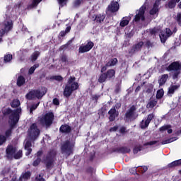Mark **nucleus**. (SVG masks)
I'll return each mask as SVG.
<instances>
[{
    "mask_svg": "<svg viewBox=\"0 0 181 181\" xmlns=\"http://www.w3.org/2000/svg\"><path fill=\"white\" fill-rule=\"evenodd\" d=\"M56 156H57V151L54 148L48 151L46 155L43 156L42 163L45 165L47 170H52L54 168Z\"/></svg>",
    "mask_w": 181,
    "mask_h": 181,
    "instance_id": "nucleus-1",
    "label": "nucleus"
},
{
    "mask_svg": "<svg viewBox=\"0 0 181 181\" xmlns=\"http://www.w3.org/2000/svg\"><path fill=\"white\" fill-rule=\"evenodd\" d=\"M74 81H76V77L70 76L67 85L65 86L64 89V96L66 98H69L74 91L78 90V83Z\"/></svg>",
    "mask_w": 181,
    "mask_h": 181,
    "instance_id": "nucleus-2",
    "label": "nucleus"
},
{
    "mask_svg": "<svg viewBox=\"0 0 181 181\" xmlns=\"http://www.w3.org/2000/svg\"><path fill=\"white\" fill-rule=\"evenodd\" d=\"M53 121H54V113L53 112H47L40 119V123L46 129H49L53 125Z\"/></svg>",
    "mask_w": 181,
    "mask_h": 181,
    "instance_id": "nucleus-3",
    "label": "nucleus"
},
{
    "mask_svg": "<svg viewBox=\"0 0 181 181\" xmlns=\"http://www.w3.org/2000/svg\"><path fill=\"white\" fill-rule=\"evenodd\" d=\"M28 135L31 141H36L40 136V129L37 123H33L28 130Z\"/></svg>",
    "mask_w": 181,
    "mask_h": 181,
    "instance_id": "nucleus-4",
    "label": "nucleus"
},
{
    "mask_svg": "<svg viewBox=\"0 0 181 181\" xmlns=\"http://www.w3.org/2000/svg\"><path fill=\"white\" fill-rule=\"evenodd\" d=\"M115 69H108L106 72L100 74L98 78V83L103 84L107 80H114L115 78Z\"/></svg>",
    "mask_w": 181,
    "mask_h": 181,
    "instance_id": "nucleus-5",
    "label": "nucleus"
},
{
    "mask_svg": "<svg viewBox=\"0 0 181 181\" xmlns=\"http://www.w3.org/2000/svg\"><path fill=\"white\" fill-rule=\"evenodd\" d=\"M46 93H47L46 88H44L42 92H40V90L39 89L32 90L26 94L25 98H27V100H34V98L40 100L43 95H46Z\"/></svg>",
    "mask_w": 181,
    "mask_h": 181,
    "instance_id": "nucleus-6",
    "label": "nucleus"
},
{
    "mask_svg": "<svg viewBox=\"0 0 181 181\" xmlns=\"http://www.w3.org/2000/svg\"><path fill=\"white\" fill-rule=\"evenodd\" d=\"M74 148V146L71 144L70 141L66 140L65 141L61 146V152L63 154L67 155V156H70L71 153H73V149Z\"/></svg>",
    "mask_w": 181,
    "mask_h": 181,
    "instance_id": "nucleus-7",
    "label": "nucleus"
},
{
    "mask_svg": "<svg viewBox=\"0 0 181 181\" xmlns=\"http://www.w3.org/2000/svg\"><path fill=\"white\" fill-rule=\"evenodd\" d=\"M168 71H174L173 74V80H176V78H179V74H180V70L179 69V62H174L171 63L168 67H167Z\"/></svg>",
    "mask_w": 181,
    "mask_h": 181,
    "instance_id": "nucleus-8",
    "label": "nucleus"
},
{
    "mask_svg": "<svg viewBox=\"0 0 181 181\" xmlns=\"http://www.w3.org/2000/svg\"><path fill=\"white\" fill-rule=\"evenodd\" d=\"M146 11V6L144 5L141 6L139 10L136 11V15L134 16V21L136 23L139 22H145V12Z\"/></svg>",
    "mask_w": 181,
    "mask_h": 181,
    "instance_id": "nucleus-9",
    "label": "nucleus"
},
{
    "mask_svg": "<svg viewBox=\"0 0 181 181\" xmlns=\"http://www.w3.org/2000/svg\"><path fill=\"white\" fill-rule=\"evenodd\" d=\"M119 11V4L118 1H111L106 8L105 13L107 15L110 13H115Z\"/></svg>",
    "mask_w": 181,
    "mask_h": 181,
    "instance_id": "nucleus-10",
    "label": "nucleus"
},
{
    "mask_svg": "<svg viewBox=\"0 0 181 181\" xmlns=\"http://www.w3.org/2000/svg\"><path fill=\"white\" fill-rule=\"evenodd\" d=\"M21 112H22V108L21 107H18L16 110H13L12 114L10 116H8L10 122H14V124H18L21 118V116H19V114H21Z\"/></svg>",
    "mask_w": 181,
    "mask_h": 181,
    "instance_id": "nucleus-11",
    "label": "nucleus"
},
{
    "mask_svg": "<svg viewBox=\"0 0 181 181\" xmlns=\"http://www.w3.org/2000/svg\"><path fill=\"white\" fill-rule=\"evenodd\" d=\"M144 45L145 43L143 41H140L135 45H133L132 49L129 50V54H135L137 52H141L142 50V47H144Z\"/></svg>",
    "mask_w": 181,
    "mask_h": 181,
    "instance_id": "nucleus-12",
    "label": "nucleus"
},
{
    "mask_svg": "<svg viewBox=\"0 0 181 181\" xmlns=\"http://www.w3.org/2000/svg\"><path fill=\"white\" fill-rule=\"evenodd\" d=\"M135 111H136V107H135V105H132L126 112L124 115V121H126V122H129L131 118H132V117L135 115Z\"/></svg>",
    "mask_w": 181,
    "mask_h": 181,
    "instance_id": "nucleus-13",
    "label": "nucleus"
},
{
    "mask_svg": "<svg viewBox=\"0 0 181 181\" xmlns=\"http://www.w3.org/2000/svg\"><path fill=\"white\" fill-rule=\"evenodd\" d=\"M93 47H94V42L89 40L86 45L79 47L78 53H87V52H90Z\"/></svg>",
    "mask_w": 181,
    "mask_h": 181,
    "instance_id": "nucleus-14",
    "label": "nucleus"
},
{
    "mask_svg": "<svg viewBox=\"0 0 181 181\" xmlns=\"http://www.w3.org/2000/svg\"><path fill=\"white\" fill-rule=\"evenodd\" d=\"M15 153H16V148L12 145H8L6 149L7 159H13Z\"/></svg>",
    "mask_w": 181,
    "mask_h": 181,
    "instance_id": "nucleus-15",
    "label": "nucleus"
},
{
    "mask_svg": "<svg viewBox=\"0 0 181 181\" xmlns=\"http://www.w3.org/2000/svg\"><path fill=\"white\" fill-rule=\"evenodd\" d=\"M155 119V114L154 113L149 114L147 117V119H146L145 122L144 120L141 121V129H145V128H148V127H149V124H151V121H152V119Z\"/></svg>",
    "mask_w": 181,
    "mask_h": 181,
    "instance_id": "nucleus-16",
    "label": "nucleus"
},
{
    "mask_svg": "<svg viewBox=\"0 0 181 181\" xmlns=\"http://www.w3.org/2000/svg\"><path fill=\"white\" fill-rule=\"evenodd\" d=\"M109 115V121L112 122L115 121V118H117L119 115V112L115 109V107H112V108L108 111Z\"/></svg>",
    "mask_w": 181,
    "mask_h": 181,
    "instance_id": "nucleus-17",
    "label": "nucleus"
},
{
    "mask_svg": "<svg viewBox=\"0 0 181 181\" xmlns=\"http://www.w3.org/2000/svg\"><path fill=\"white\" fill-rule=\"evenodd\" d=\"M12 28H13V23L12 21H7L4 24V28L0 31L1 35L4 36L5 33H8L10 30H12Z\"/></svg>",
    "mask_w": 181,
    "mask_h": 181,
    "instance_id": "nucleus-18",
    "label": "nucleus"
},
{
    "mask_svg": "<svg viewBox=\"0 0 181 181\" xmlns=\"http://www.w3.org/2000/svg\"><path fill=\"white\" fill-rule=\"evenodd\" d=\"M112 152L117 153H122L123 155L125 153H129L131 152V148L127 146H121L115 148L112 150Z\"/></svg>",
    "mask_w": 181,
    "mask_h": 181,
    "instance_id": "nucleus-19",
    "label": "nucleus"
},
{
    "mask_svg": "<svg viewBox=\"0 0 181 181\" xmlns=\"http://www.w3.org/2000/svg\"><path fill=\"white\" fill-rule=\"evenodd\" d=\"M17 124H18L10 121V127L4 133V134H5L4 136L6 137V139H8V138H9V136H12V131H13V129H15V128H16Z\"/></svg>",
    "mask_w": 181,
    "mask_h": 181,
    "instance_id": "nucleus-20",
    "label": "nucleus"
},
{
    "mask_svg": "<svg viewBox=\"0 0 181 181\" xmlns=\"http://www.w3.org/2000/svg\"><path fill=\"white\" fill-rule=\"evenodd\" d=\"M159 5H160V2L159 1H156L153 5V8L150 10V15H156L158 12H159Z\"/></svg>",
    "mask_w": 181,
    "mask_h": 181,
    "instance_id": "nucleus-21",
    "label": "nucleus"
},
{
    "mask_svg": "<svg viewBox=\"0 0 181 181\" xmlns=\"http://www.w3.org/2000/svg\"><path fill=\"white\" fill-rule=\"evenodd\" d=\"M59 132L62 134H70L71 132V127L67 124H62L59 127Z\"/></svg>",
    "mask_w": 181,
    "mask_h": 181,
    "instance_id": "nucleus-22",
    "label": "nucleus"
},
{
    "mask_svg": "<svg viewBox=\"0 0 181 181\" xmlns=\"http://www.w3.org/2000/svg\"><path fill=\"white\" fill-rule=\"evenodd\" d=\"M32 176V173L29 170L23 173L20 176V180H29Z\"/></svg>",
    "mask_w": 181,
    "mask_h": 181,
    "instance_id": "nucleus-23",
    "label": "nucleus"
},
{
    "mask_svg": "<svg viewBox=\"0 0 181 181\" xmlns=\"http://www.w3.org/2000/svg\"><path fill=\"white\" fill-rule=\"evenodd\" d=\"M158 105V99H150L148 103L146 105V108H153Z\"/></svg>",
    "mask_w": 181,
    "mask_h": 181,
    "instance_id": "nucleus-24",
    "label": "nucleus"
},
{
    "mask_svg": "<svg viewBox=\"0 0 181 181\" xmlns=\"http://www.w3.org/2000/svg\"><path fill=\"white\" fill-rule=\"evenodd\" d=\"M168 78L169 75L168 74L162 75L160 79L158 80L159 86H164L166 81H168Z\"/></svg>",
    "mask_w": 181,
    "mask_h": 181,
    "instance_id": "nucleus-25",
    "label": "nucleus"
},
{
    "mask_svg": "<svg viewBox=\"0 0 181 181\" xmlns=\"http://www.w3.org/2000/svg\"><path fill=\"white\" fill-rule=\"evenodd\" d=\"M118 64V59L117 58H111L107 63L106 66L109 67H114V66H117Z\"/></svg>",
    "mask_w": 181,
    "mask_h": 181,
    "instance_id": "nucleus-26",
    "label": "nucleus"
},
{
    "mask_svg": "<svg viewBox=\"0 0 181 181\" xmlns=\"http://www.w3.org/2000/svg\"><path fill=\"white\" fill-rule=\"evenodd\" d=\"M26 81V79L25 78V76L20 75L17 78L16 84L18 87H22L23 84H25Z\"/></svg>",
    "mask_w": 181,
    "mask_h": 181,
    "instance_id": "nucleus-27",
    "label": "nucleus"
},
{
    "mask_svg": "<svg viewBox=\"0 0 181 181\" xmlns=\"http://www.w3.org/2000/svg\"><path fill=\"white\" fill-rule=\"evenodd\" d=\"M179 2H180V0H169L166 6L169 9H173V8H176V4Z\"/></svg>",
    "mask_w": 181,
    "mask_h": 181,
    "instance_id": "nucleus-28",
    "label": "nucleus"
},
{
    "mask_svg": "<svg viewBox=\"0 0 181 181\" xmlns=\"http://www.w3.org/2000/svg\"><path fill=\"white\" fill-rule=\"evenodd\" d=\"M177 166H181V159L173 161L172 163H170L168 165V168H176Z\"/></svg>",
    "mask_w": 181,
    "mask_h": 181,
    "instance_id": "nucleus-29",
    "label": "nucleus"
},
{
    "mask_svg": "<svg viewBox=\"0 0 181 181\" xmlns=\"http://www.w3.org/2000/svg\"><path fill=\"white\" fill-rule=\"evenodd\" d=\"M105 19V14H98L95 17V21L96 23H101V22H104Z\"/></svg>",
    "mask_w": 181,
    "mask_h": 181,
    "instance_id": "nucleus-30",
    "label": "nucleus"
},
{
    "mask_svg": "<svg viewBox=\"0 0 181 181\" xmlns=\"http://www.w3.org/2000/svg\"><path fill=\"white\" fill-rule=\"evenodd\" d=\"M179 87H180V86H179V85H171L168 88V94H175V91L178 90Z\"/></svg>",
    "mask_w": 181,
    "mask_h": 181,
    "instance_id": "nucleus-31",
    "label": "nucleus"
},
{
    "mask_svg": "<svg viewBox=\"0 0 181 181\" xmlns=\"http://www.w3.org/2000/svg\"><path fill=\"white\" fill-rule=\"evenodd\" d=\"M129 23V17H124L120 21L119 25L121 28H125Z\"/></svg>",
    "mask_w": 181,
    "mask_h": 181,
    "instance_id": "nucleus-32",
    "label": "nucleus"
},
{
    "mask_svg": "<svg viewBox=\"0 0 181 181\" xmlns=\"http://www.w3.org/2000/svg\"><path fill=\"white\" fill-rule=\"evenodd\" d=\"M40 2H42V0H33L32 3L28 6V9L35 8V6H37Z\"/></svg>",
    "mask_w": 181,
    "mask_h": 181,
    "instance_id": "nucleus-33",
    "label": "nucleus"
},
{
    "mask_svg": "<svg viewBox=\"0 0 181 181\" xmlns=\"http://www.w3.org/2000/svg\"><path fill=\"white\" fill-rule=\"evenodd\" d=\"M71 30V27L68 26V27H66L65 30H62L59 33V36H60V37H64V36H66V35H67V33H69V32Z\"/></svg>",
    "mask_w": 181,
    "mask_h": 181,
    "instance_id": "nucleus-34",
    "label": "nucleus"
},
{
    "mask_svg": "<svg viewBox=\"0 0 181 181\" xmlns=\"http://www.w3.org/2000/svg\"><path fill=\"white\" fill-rule=\"evenodd\" d=\"M13 112V110H12V109H11V107H8L4 109L2 111V114L4 115V117H8V115H12V113Z\"/></svg>",
    "mask_w": 181,
    "mask_h": 181,
    "instance_id": "nucleus-35",
    "label": "nucleus"
},
{
    "mask_svg": "<svg viewBox=\"0 0 181 181\" xmlns=\"http://www.w3.org/2000/svg\"><path fill=\"white\" fill-rule=\"evenodd\" d=\"M12 59H13L12 54H8L4 55V63H11V62H12Z\"/></svg>",
    "mask_w": 181,
    "mask_h": 181,
    "instance_id": "nucleus-36",
    "label": "nucleus"
},
{
    "mask_svg": "<svg viewBox=\"0 0 181 181\" xmlns=\"http://www.w3.org/2000/svg\"><path fill=\"white\" fill-rule=\"evenodd\" d=\"M168 37H169L167 35V34H165V32L161 33L160 35V39L161 43H166V40H168Z\"/></svg>",
    "mask_w": 181,
    "mask_h": 181,
    "instance_id": "nucleus-37",
    "label": "nucleus"
},
{
    "mask_svg": "<svg viewBox=\"0 0 181 181\" xmlns=\"http://www.w3.org/2000/svg\"><path fill=\"white\" fill-rule=\"evenodd\" d=\"M143 148L144 147L141 144H139V146H135L133 148L134 154L136 155V153H138V152H141V151H142Z\"/></svg>",
    "mask_w": 181,
    "mask_h": 181,
    "instance_id": "nucleus-38",
    "label": "nucleus"
},
{
    "mask_svg": "<svg viewBox=\"0 0 181 181\" xmlns=\"http://www.w3.org/2000/svg\"><path fill=\"white\" fill-rule=\"evenodd\" d=\"M39 56H40V52H39L38 51H35V52H33L31 55L32 62H36Z\"/></svg>",
    "mask_w": 181,
    "mask_h": 181,
    "instance_id": "nucleus-39",
    "label": "nucleus"
},
{
    "mask_svg": "<svg viewBox=\"0 0 181 181\" xmlns=\"http://www.w3.org/2000/svg\"><path fill=\"white\" fill-rule=\"evenodd\" d=\"M165 94L163 89H160L157 91L156 93V100H160V98H162L163 97V95Z\"/></svg>",
    "mask_w": 181,
    "mask_h": 181,
    "instance_id": "nucleus-40",
    "label": "nucleus"
},
{
    "mask_svg": "<svg viewBox=\"0 0 181 181\" xmlns=\"http://www.w3.org/2000/svg\"><path fill=\"white\" fill-rule=\"evenodd\" d=\"M12 108H18L21 105V101L19 100H13L11 104Z\"/></svg>",
    "mask_w": 181,
    "mask_h": 181,
    "instance_id": "nucleus-41",
    "label": "nucleus"
},
{
    "mask_svg": "<svg viewBox=\"0 0 181 181\" xmlns=\"http://www.w3.org/2000/svg\"><path fill=\"white\" fill-rule=\"evenodd\" d=\"M37 67H39V64H35L33 66H31L28 70V74H33V73H35V70H36Z\"/></svg>",
    "mask_w": 181,
    "mask_h": 181,
    "instance_id": "nucleus-42",
    "label": "nucleus"
},
{
    "mask_svg": "<svg viewBox=\"0 0 181 181\" xmlns=\"http://www.w3.org/2000/svg\"><path fill=\"white\" fill-rule=\"evenodd\" d=\"M49 80H55L56 81H63V76L60 75L52 76H50Z\"/></svg>",
    "mask_w": 181,
    "mask_h": 181,
    "instance_id": "nucleus-43",
    "label": "nucleus"
},
{
    "mask_svg": "<svg viewBox=\"0 0 181 181\" xmlns=\"http://www.w3.org/2000/svg\"><path fill=\"white\" fill-rule=\"evenodd\" d=\"M23 156L22 150H19L17 153H14V156H13V158L14 159H21Z\"/></svg>",
    "mask_w": 181,
    "mask_h": 181,
    "instance_id": "nucleus-44",
    "label": "nucleus"
},
{
    "mask_svg": "<svg viewBox=\"0 0 181 181\" xmlns=\"http://www.w3.org/2000/svg\"><path fill=\"white\" fill-rule=\"evenodd\" d=\"M174 141H176V139H175V138H170L168 139H166V140H163L161 141V145H166L168 144H170L172 142H173Z\"/></svg>",
    "mask_w": 181,
    "mask_h": 181,
    "instance_id": "nucleus-45",
    "label": "nucleus"
},
{
    "mask_svg": "<svg viewBox=\"0 0 181 181\" xmlns=\"http://www.w3.org/2000/svg\"><path fill=\"white\" fill-rule=\"evenodd\" d=\"M42 162V158H37L33 163V166L35 167L39 166L40 165V163Z\"/></svg>",
    "mask_w": 181,
    "mask_h": 181,
    "instance_id": "nucleus-46",
    "label": "nucleus"
},
{
    "mask_svg": "<svg viewBox=\"0 0 181 181\" xmlns=\"http://www.w3.org/2000/svg\"><path fill=\"white\" fill-rule=\"evenodd\" d=\"M5 142H6V137L5 135L0 134V146H2Z\"/></svg>",
    "mask_w": 181,
    "mask_h": 181,
    "instance_id": "nucleus-47",
    "label": "nucleus"
},
{
    "mask_svg": "<svg viewBox=\"0 0 181 181\" xmlns=\"http://www.w3.org/2000/svg\"><path fill=\"white\" fill-rule=\"evenodd\" d=\"M175 21L177 24L181 26V13H177V16H175Z\"/></svg>",
    "mask_w": 181,
    "mask_h": 181,
    "instance_id": "nucleus-48",
    "label": "nucleus"
},
{
    "mask_svg": "<svg viewBox=\"0 0 181 181\" xmlns=\"http://www.w3.org/2000/svg\"><path fill=\"white\" fill-rule=\"evenodd\" d=\"M39 104H40V102H37L36 104L32 105L30 108V112H33V111H35V110H36V108H37V107H39Z\"/></svg>",
    "mask_w": 181,
    "mask_h": 181,
    "instance_id": "nucleus-49",
    "label": "nucleus"
},
{
    "mask_svg": "<svg viewBox=\"0 0 181 181\" xmlns=\"http://www.w3.org/2000/svg\"><path fill=\"white\" fill-rule=\"evenodd\" d=\"M158 141H148L146 142L145 144H144V146H152V145H156V144H158Z\"/></svg>",
    "mask_w": 181,
    "mask_h": 181,
    "instance_id": "nucleus-50",
    "label": "nucleus"
},
{
    "mask_svg": "<svg viewBox=\"0 0 181 181\" xmlns=\"http://www.w3.org/2000/svg\"><path fill=\"white\" fill-rule=\"evenodd\" d=\"M145 47H147V49H149V47H153V42H151V40H148L144 44Z\"/></svg>",
    "mask_w": 181,
    "mask_h": 181,
    "instance_id": "nucleus-51",
    "label": "nucleus"
},
{
    "mask_svg": "<svg viewBox=\"0 0 181 181\" xmlns=\"http://www.w3.org/2000/svg\"><path fill=\"white\" fill-rule=\"evenodd\" d=\"M100 97H101L100 95H92V101H94V104H97V103H98V98H100Z\"/></svg>",
    "mask_w": 181,
    "mask_h": 181,
    "instance_id": "nucleus-52",
    "label": "nucleus"
},
{
    "mask_svg": "<svg viewBox=\"0 0 181 181\" xmlns=\"http://www.w3.org/2000/svg\"><path fill=\"white\" fill-rule=\"evenodd\" d=\"M152 91H153V85L152 83H150L148 85V88L146 90V93H147V94H151Z\"/></svg>",
    "mask_w": 181,
    "mask_h": 181,
    "instance_id": "nucleus-53",
    "label": "nucleus"
},
{
    "mask_svg": "<svg viewBox=\"0 0 181 181\" xmlns=\"http://www.w3.org/2000/svg\"><path fill=\"white\" fill-rule=\"evenodd\" d=\"M32 148V141H27L26 142H25V146H24V148L25 149H28V148Z\"/></svg>",
    "mask_w": 181,
    "mask_h": 181,
    "instance_id": "nucleus-54",
    "label": "nucleus"
},
{
    "mask_svg": "<svg viewBox=\"0 0 181 181\" xmlns=\"http://www.w3.org/2000/svg\"><path fill=\"white\" fill-rule=\"evenodd\" d=\"M164 33L167 36H168V37H170V35H173V33L172 32V30L170 28H166L165 32H164Z\"/></svg>",
    "mask_w": 181,
    "mask_h": 181,
    "instance_id": "nucleus-55",
    "label": "nucleus"
},
{
    "mask_svg": "<svg viewBox=\"0 0 181 181\" xmlns=\"http://www.w3.org/2000/svg\"><path fill=\"white\" fill-rule=\"evenodd\" d=\"M93 172H94V168L93 167L90 166L86 168V173H90V175H93Z\"/></svg>",
    "mask_w": 181,
    "mask_h": 181,
    "instance_id": "nucleus-56",
    "label": "nucleus"
},
{
    "mask_svg": "<svg viewBox=\"0 0 181 181\" xmlns=\"http://www.w3.org/2000/svg\"><path fill=\"white\" fill-rule=\"evenodd\" d=\"M61 62H62V63H66L67 62V55L64 54L61 57Z\"/></svg>",
    "mask_w": 181,
    "mask_h": 181,
    "instance_id": "nucleus-57",
    "label": "nucleus"
},
{
    "mask_svg": "<svg viewBox=\"0 0 181 181\" xmlns=\"http://www.w3.org/2000/svg\"><path fill=\"white\" fill-rule=\"evenodd\" d=\"M81 2H83V0H76L74 5V6H80V5H81Z\"/></svg>",
    "mask_w": 181,
    "mask_h": 181,
    "instance_id": "nucleus-58",
    "label": "nucleus"
},
{
    "mask_svg": "<svg viewBox=\"0 0 181 181\" xmlns=\"http://www.w3.org/2000/svg\"><path fill=\"white\" fill-rule=\"evenodd\" d=\"M52 103H53L54 105H60V102L59 101L57 98H54L52 100Z\"/></svg>",
    "mask_w": 181,
    "mask_h": 181,
    "instance_id": "nucleus-59",
    "label": "nucleus"
},
{
    "mask_svg": "<svg viewBox=\"0 0 181 181\" xmlns=\"http://www.w3.org/2000/svg\"><path fill=\"white\" fill-rule=\"evenodd\" d=\"M136 169H138V167L134 168L129 170V172L132 175H136Z\"/></svg>",
    "mask_w": 181,
    "mask_h": 181,
    "instance_id": "nucleus-60",
    "label": "nucleus"
},
{
    "mask_svg": "<svg viewBox=\"0 0 181 181\" xmlns=\"http://www.w3.org/2000/svg\"><path fill=\"white\" fill-rule=\"evenodd\" d=\"M118 126H115V127H111L110 129V132H116V131H118Z\"/></svg>",
    "mask_w": 181,
    "mask_h": 181,
    "instance_id": "nucleus-61",
    "label": "nucleus"
},
{
    "mask_svg": "<svg viewBox=\"0 0 181 181\" xmlns=\"http://www.w3.org/2000/svg\"><path fill=\"white\" fill-rule=\"evenodd\" d=\"M169 128H170V126H169V125L163 126V127H160V131H166V130L169 129Z\"/></svg>",
    "mask_w": 181,
    "mask_h": 181,
    "instance_id": "nucleus-62",
    "label": "nucleus"
},
{
    "mask_svg": "<svg viewBox=\"0 0 181 181\" xmlns=\"http://www.w3.org/2000/svg\"><path fill=\"white\" fill-rule=\"evenodd\" d=\"M26 151L25 156H29L32 153V148H25Z\"/></svg>",
    "mask_w": 181,
    "mask_h": 181,
    "instance_id": "nucleus-63",
    "label": "nucleus"
},
{
    "mask_svg": "<svg viewBox=\"0 0 181 181\" xmlns=\"http://www.w3.org/2000/svg\"><path fill=\"white\" fill-rule=\"evenodd\" d=\"M35 181H45V179L41 175H39L35 177Z\"/></svg>",
    "mask_w": 181,
    "mask_h": 181,
    "instance_id": "nucleus-64",
    "label": "nucleus"
}]
</instances>
